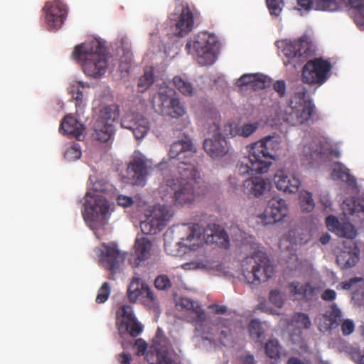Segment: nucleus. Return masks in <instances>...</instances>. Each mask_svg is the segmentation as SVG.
<instances>
[{
    "label": "nucleus",
    "instance_id": "3c124183",
    "mask_svg": "<svg viewBox=\"0 0 364 364\" xmlns=\"http://www.w3.org/2000/svg\"><path fill=\"white\" fill-rule=\"evenodd\" d=\"M339 237L353 239L356 235L354 227L350 223L341 224L336 233Z\"/></svg>",
    "mask_w": 364,
    "mask_h": 364
},
{
    "label": "nucleus",
    "instance_id": "39448f33",
    "mask_svg": "<svg viewBox=\"0 0 364 364\" xmlns=\"http://www.w3.org/2000/svg\"><path fill=\"white\" fill-rule=\"evenodd\" d=\"M243 275L248 284L258 285L271 278L274 272V266L265 252H255L247 257L242 263Z\"/></svg>",
    "mask_w": 364,
    "mask_h": 364
},
{
    "label": "nucleus",
    "instance_id": "e2e57ef3",
    "mask_svg": "<svg viewBox=\"0 0 364 364\" xmlns=\"http://www.w3.org/2000/svg\"><path fill=\"white\" fill-rule=\"evenodd\" d=\"M255 77V74H244L238 79L237 84L239 87L250 86L251 87Z\"/></svg>",
    "mask_w": 364,
    "mask_h": 364
},
{
    "label": "nucleus",
    "instance_id": "f3484780",
    "mask_svg": "<svg viewBox=\"0 0 364 364\" xmlns=\"http://www.w3.org/2000/svg\"><path fill=\"white\" fill-rule=\"evenodd\" d=\"M151 163L143 155L134 156L129 164L127 171L132 173V183L135 185H144L146 177L151 168Z\"/></svg>",
    "mask_w": 364,
    "mask_h": 364
},
{
    "label": "nucleus",
    "instance_id": "864d4df0",
    "mask_svg": "<svg viewBox=\"0 0 364 364\" xmlns=\"http://www.w3.org/2000/svg\"><path fill=\"white\" fill-rule=\"evenodd\" d=\"M81 150L77 144L68 147L65 151L64 156L68 161H75L80 158Z\"/></svg>",
    "mask_w": 364,
    "mask_h": 364
},
{
    "label": "nucleus",
    "instance_id": "dca6fc26",
    "mask_svg": "<svg viewBox=\"0 0 364 364\" xmlns=\"http://www.w3.org/2000/svg\"><path fill=\"white\" fill-rule=\"evenodd\" d=\"M288 214L286 201L280 198L274 197L268 201L264 213L260 215L265 225L274 224L282 220Z\"/></svg>",
    "mask_w": 364,
    "mask_h": 364
},
{
    "label": "nucleus",
    "instance_id": "ea45409f",
    "mask_svg": "<svg viewBox=\"0 0 364 364\" xmlns=\"http://www.w3.org/2000/svg\"><path fill=\"white\" fill-rule=\"evenodd\" d=\"M85 85L80 81L72 82L68 87V92L75 101L76 107H80L83 102Z\"/></svg>",
    "mask_w": 364,
    "mask_h": 364
},
{
    "label": "nucleus",
    "instance_id": "49530a36",
    "mask_svg": "<svg viewBox=\"0 0 364 364\" xmlns=\"http://www.w3.org/2000/svg\"><path fill=\"white\" fill-rule=\"evenodd\" d=\"M315 4L321 11H334L339 8V0H315Z\"/></svg>",
    "mask_w": 364,
    "mask_h": 364
},
{
    "label": "nucleus",
    "instance_id": "7c9ffc66",
    "mask_svg": "<svg viewBox=\"0 0 364 364\" xmlns=\"http://www.w3.org/2000/svg\"><path fill=\"white\" fill-rule=\"evenodd\" d=\"M257 129V124L247 123L241 127H237L231 123H227L224 126V132L227 136L231 137L240 136L248 137L252 134Z\"/></svg>",
    "mask_w": 364,
    "mask_h": 364
},
{
    "label": "nucleus",
    "instance_id": "72a5a7b5",
    "mask_svg": "<svg viewBox=\"0 0 364 364\" xmlns=\"http://www.w3.org/2000/svg\"><path fill=\"white\" fill-rule=\"evenodd\" d=\"M288 328L294 327L298 329H309L311 326L309 316L304 313H295L291 319H284Z\"/></svg>",
    "mask_w": 364,
    "mask_h": 364
},
{
    "label": "nucleus",
    "instance_id": "5fc2aeb1",
    "mask_svg": "<svg viewBox=\"0 0 364 364\" xmlns=\"http://www.w3.org/2000/svg\"><path fill=\"white\" fill-rule=\"evenodd\" d=\"M155 287L159 290H168L171 286V282L166 275H159L154 281Z\"/></svg>",
    "mask_w": 364,
    "mask_h": 364
},
{
    "label": "nucleus",
    "instance_id": "423d86ee",
    "mask_svg": "<svg viewBox=\"0 0 364 364\" xmlns=\"http://www.w3.org/2000/svg\"><path fill=\"white\" fill-rule=\"evenodd\" d=\"M218 49L217 38L207 32L199 33L186 45L188 53L193 55L201 65L213 64L215 61Z\"/></svg>",
    "mask_w": 364,
    "mask_h": 364
},
{
    "label": "nucleus",
    "instance_id": "f257e3e1",
    "mask_svg": "<svg viewBox=\"0 0 364 364\" xmlns=\"http://www.w3.org/2000/svg\"><path fill=\"white\" fill-rule=\"evenodd\" d=\"M168 156L178 161V177L168 179L166 186L175 203L183 205L193 202L198 194L196 188L198 183L197 176V148L189 138L180 139L171 144Z\"/></svg>",
    "mask_w": 364,
    "mask_h": 364
},
{
    "label": "nucleus",
    "instance_id": "9b49d317",
    "mask_svg": "<svg viewBox=\"0 0 364 364\" xmlns=\"http://www.w3.org/2000/svg\"><path fill=\"white\" fill-rule=\"evenodd\" d=\"M121 125L130 130L136 139L144 138L150 129L149 119L134 108L126 112L122 118Z\"/></svg>",
    "mask_w": 364,
    "mask_h": 364
},
{
    "label": "nucleus",
    "instance_id": "a211bd4d",
    "mask_svg": "<svg viewBox=\"0 0 364 364\" xmlns=\"http://www.w3.org/2000/svg\"><path fill=\"white\" fill-rule=\"evenodd\" d=\"M104 247L105 251L101 252V264L112 274H114L119 270L120 265L124 262L126 258L125 253L119 251L117 246L114 245H104Z\"/></svg>",
    "mask_w": 364,
    "mask_h": 364
},
{
    "label": "nucleus",
    "instance_id": "338daca9",
    "mask_svg": "<svg viewBox=\"0 0 364 364\" xmlns=\"http://www.w3.org/2000/svg\"><path fill=\"white\" fill-rule=\"evenodd\" d=\"M321 298L326 301H333L336 298V292L333 289H326L322 293Z\"/></svg>",
    "mask_w": 364,
    "mask_h": 364
},
{
    "label": "nucleus",
    "instance_id": "2eb2a0df",
    "mask_svg": "<svg viewBox=\"0 0 364 364\" xmlns=\"http://www.w3.org/2000/svg\"><path fill=\"white\" fill-rule=\"evenodd\" d=\"M179 14H171L169 18L176 21L174 26V34L177 36H184L190 33L194 26L193 14L187 5H180L176 8Z\"/></svg>",
    "mask_w": 364,
    "mask_h": 364
},
{
    "label": "nucleus",
    "instance_id": "ddd939ff",
    "mask_svg": "<svg viewBox=\"0 0 364 364\" xmlns=\"http://www.w3.org/2000/svg\"><path fill=\"white\" fill-rule=\"evenodd\" d=\"M284 55L289 59L284 61L285 65L304 62L311 55V46L306 40L300 38L293 42L287 43L282 49Z\"/></svg>",
    "mask_w": 364,
    "mask_h": 364
},
{
    "label": "nucleus",
    "instance_id": "69168bd1",
    "mask_svg": "<svg viewBox=\"0 0 364 364\" xmlns=\"http://www.w3.org/2000/svg\"><path fill=\"white\" fill-rule=\"evenodd\" d=\"M134 346L137 349V355H142L145 354L147 350V343L141 338H138L134 343Z\"/></svg>",
    "mask_w": 364,
    "mask_h": 364
},
{
    "label": "nucleus",
    "instance_id": "de8ad7c7",
    "mask_svg": "<svg viewBox=\"0 0 364 364\" xmlns=\"http://www.w3.org/2000/svg\"><path fill=\"white\" fill-rule=\"evenodd\" d=\"M255 76L256 77L254 80H252L251 85V88L254 90H263L270 85L271 80L267 76L260 73H256Z\"/></svg>",
    "mask_w": 364,
    "mask_h": 364
},
{
    "label": "nucleus",
    "instance_id": "a19ab883",
    "mask_svg": "<svg viewBox=\"0 0 364 364\" xmlns=\"http://www.w3.org/2000/svg\"><path fill=\"white\" fill-rule=\"evenodd\" d=\"M154 82V75L153 67L145 68L143 75L140 77L138 81V88L140 92H144L147 90Z\"/></svg>",
    "mask_w": 364,
    "mask_h": 364
},
{
    "label": "nucleus",
    "instance_id": "cd10ccee",
    "mask_svg": "<svg viewBox=\"0 0 364 364\" xmlns=\"http://www.w3.org/2000/svg\"><path fill=\"white\" fill-rule=\"evenodd\" d=\"M175 91L169 87H161L152 100L153 107L162 113L176 98Z\"/></svg>",
    "mask_w": 364,
    "mask_h": 364
},
{
    "label": "nucleus",
    "instance_id": "0eeeda50",
    "mask_svg": "<svg viewBox=\"0 0 364 364\" xmlns=\"http://www.w3.org/2000/svg\"><path fill=\"white\" fill-rule=\"evenodd\" d=\"M109 201L104 196L87 192L82 215L87 222L103 221L109 213Z\"/></svg>",
    "mask_w": 364,
    "mask_h": 364
},
{
    "label": "nucleus",
    "instance_id": "6ab92c4d",
    "mask_svg": "<svg viewBox=\"0 0 364 364\" xmlns=\"http://www.w3.org/2000/svg\"><path fill=\"white\" fill-rule=\"evenodd\" d=\"M253 156L254 152L250 148L249 155L242 157L238 161L236 168L240 175L245 176L246 174L253 173L254 172L257 173L267 172L266 166H264L265 162L260 161L258 157L257 159H254Z\"/></svg>",
    "mask_w": 364,
    "mask_h": 364
},
{
    "label": "nucleus",
    "instance_id": "a18cd8bd",
    "mask_svg": "<svg viewBox=\"0 0 364 364\" xmlns=\"http://www.w3.org/2000/svg\"><path fill=\"white\" fill-rule=\"evenodd\" d=\"M299 203L302 210L311 212L314 208L312 195L308 191H302L299 195Z\"/></svg>",
    "mask_w": 364,
    "mask_h": 364
},
{
    "label": "nucleus",
    "instance_id": "c9c22d12",
    "mask_svg": "<svg viewBox=\"0 0 364 364\" xmlns=\"http://www.w3.org/2000/svg\"><path fill=\"white\" fill-rule=\"evenodd\" d=\"M173 83L178 92L184 96L191 97L195 93V88L192 83L182 76H175L173 78Z\"/></svg>",
    "mask_w": 364,
    "mask_h": 364
},
{
    "label": "nucleus",
    "instance_id": "f03ea898",
    "mask_svg": "<svg viewBox=\"0 0 364 364\" xmlns=\"http://www.w3.org/2000/svg\"><path fill=\"white\" fill-rule=\"evenodd\" d=\"M204 242L228 248L229 237L224 229L215 224L208 225L207 230L198 224H181L173 225L164 234V250L174 257L184 252L182 247L196 250Z\"/></svg>",
    "mask_w": 364,
    "mask_h": 364
},
{
    "label": "nucleus",
    "instance_id": "1a4fd4ad",
    "mask_svg": "<svg viewBox=\"0 0 364 364\" xmlns=\"http://www.w3.org/2000/svg\"><path fill=\"white\" fill-rule=\"evenodd\" d=\"M331 68V63L322 58L308 61L302 70L303 82L309 85L323 84Z\"/></svg>",
    "mask_w": 364,
    "mask_h": 364
},
{
    "label": "nucleus",
    "instance_id": "6e6d98bb",
    "mask_svg": "<svg viewBox=\"0 0 364 364\" xmlns=\"http://www.w3.org/2000/svg\"><path fill=\"white\" fill-rule=\"evenodd\" d=\"M271 15L278 16L282 9V0H266Z\"/></svg>",
    "mask_w": 364,
    "mask_h": 364
},
{
    "label": "nucleus",
    "instance_id": "a878e982",
    "mask_svg": "<svg viewBox=\"0 0 364 364\" xmlns=\"http://www.w3.org/2000/svg\"><path fill=\"white\" fill-rule=\"evenodd\" d=\"M274 181L277 189L285 193H296L301 185L299 178L291 176V178L284 170H279L274 175Z\"/></svg>",
    "mask_w": 364,
    "mask_h": 364
},
{
    "label": "nucleus",
    "instance_id": "0e129e2a",
    "mask_svg": "<svg viewBox=\"0 0 364 364\" xmlns=\"http://www.w3.org/2000/svg\"><path fill=\"white\" fill-rule=\"evenodd\" d=\"M273 88L280 97H284L286 94V83L284 80H277L273 85Z\"/></svg>",
    "mask_w": 364,
    "mask_h": 364
},
{
    "label": "nucleus",
    "instance_id": "c85d7f7f",
    "mask_svg": "<svg viewBox=\"0 0 364 364\" xmlns=\"http://www.w3.org/2000/svg\"><path fill=\"white\" fill-rule=\"evenodd\" d=\"M182 307L188 310L189 315L187 316V320L191 323H200L206 319L205 314L199 304L188 298H182L181 299Z\"/></svg>",
    "mask_w": 364,
    "mask_h": 364
},
{
    "label": "nucleus",
    "instance_id": "bf43d9fd",
    "mask_svg": "<svg viewBox=\"0 0 364 364\" xmlns=\"http://www.w3.org/2000/svg\"><path fill=\"white\" fill-rule=\"evenodd\" d=\"M326 225L330 231L336 233L341 224L336 217L329 215L326 218Z\"/></svg>",
    "mask_w": 364,
    "mask_h": 364
},
{
    "label": "nucleus",
    "instance_id": "b1692460",
    "mask_svg": "<svg viewBox=\"0 0 364 364\" xmlns=\"http://www.w3.org/2000/svg\"><path fill=\"white\" fill-rule=\"evenodd\" d=\"M270 187V183L261 176L246 179L243 183V192L249 197L258 198L262 196Z\"/></svg>",
    "mask_w": 364,
    "mask_h": 364
},
{
    "label": "nucleus",
    "instance_id": "603ef678",
    "mask_svg": "<svg viewBox=\"0 0 364 364\" xmlns=\"http://www.w3.org/2000/svg\"><path fill=\"white\" fill-rule=\"evenodd\" d=\"M110 292L109 284L107 282H104L98 290L95 299L96 302L97 304L105 303L108 299Z\"/></svg>",
    "mask_w": 364,
    "mask_h": 364
},
{
    "label": "nucleus",
    "instance_id": "aec40b11",
    "mask_svg": "<svg viewBox=\"0 0 364 364\" xmlns=\"http://www.w3.org/2000/svg\"><path fill=\"white\" fill-rule=\"evenodd\" d=\"M203 147L205 152L213 159H219L230 151V146L221 134L205 139Z\"/></svg>",
    "mask_w": 364,
    "mask_h": 364
},
{
    "label": "nucleus",
    "instance_id": "e433bc0d",
    "mask_svg": "<svg viewBox=\"0 0 364 364\" xmlns=\"http://www.w3.org/2000/svg\"><path fill=\"white\" fill-rule=\"evenodd\" d=\"M332 176L342 180L350 186H353L356 184L355 178L350 173V171L348 168L341 164L336 166L333 170Z\"/></svg>",
    "mask_w": 364,
    "mask_h": 364
},
{
    "label": "nucleus",
    "instance_id": "58836bf2",
    "mask_svg": "<svg viewBox=\"0 0 364 364\" xmlns=\"http://www.w3.org/2000/svg\"><path fill=\"white\" fill-rule=\"evenodd\" d=\"M143 294L141 296L139 301L149 308L156 311L159 308L157 298L154 296L152 290L146 284L144 289H142Z\"/></svg>",
    "mask_w": 364,
    "mask_h": 364
},
{
    "label": "nucleus",
    "instance_id": "20e7f679",
    "mask_svg": "<svg viewBox=\"0 0 364 364\" xmlns=\"http://www.w3.org/2000/svg\"><path fill=\"white\" fill-rule=\"evenodd\" d=\"M315 106L308 95V90L303 85L296 87L294 95L291 97L284 120L292 125L302 124L312 115Z\"/></svg>",
    "mask_w": 364,
    "mask_h": 364
},
{
    "label": "nucleus",
    "instance_id": "f8f14e48",
    "mask_svg": "<svg viewBox=\"0 0 364 364\" xmlns=\"http://www.w3.org/2000/svg\"><path fill=\"white\" fill-rule=\"evenodd\" d=\"M116 117L117 114L112 112L111 107H107L101 110L100 117L95 125L92 138L101 142H107L110 140L114 134L113 122Z\"/></svg>",
    "mask_w": 364,
    "mask_h": 364
},
{
    "label": "nucleus",
    "instance_id": "c756f323",
    "mask_svg": "<svg viewBox=\"0 0 364 364\" xmlns=\"http://www.w3.org/2000/svg\"><path fill=\"white\" fill-rule=\"evenodd\" d=\"M340 285L343 289L350 290L352 288L357 289L353 293V299L361 306L364 305V279L361 277H353L348 280L342 282Z\"/></svg>",
    "mask_w": 364,
    "mask_h": 364
},
{
    "label": "nucleus",
    "instance_id": "2f4dec72",
    "mask_svg": "<svg viewBox=\"0 0 364 364\" xmlns=\"http://www.w3.org/2000/svg\"><path fill=\"white\" fill-rule=\"evenodd\" d=\"M146 283L142 281L139 277H134L129 285L127 289V296L129 301L135 303L140 300L143 294L142 289L145 288Z\"/></svg>",
    "mask_w": 364,
    "mask_h": 364
},
{
    "label": "nucleus",
    "instance_id": "5701e85b",
    "mask_svg": "<svg viewBox=\"0 0 364 364\" xmlns=\"http://www.w3.org/2000/svg\"><path fill=\"white\" fill-rule=\"evenodd\" d=\"M341 316V311L337 305L336 304H332L325 314L318 316V326L319 330L326 332L337 328Z\"/></svg>",
    "mask_w": 364,
    "mask_h": 364
},
{
    "label": "nucleus",
    "instance_id": "6e6552de",
    "mask_svg": "<svg viewBox=\"0 0 364 364\" xmlns=\"http://www.w3.org/2000/svg\"><path fill=\"white\" fill-rule=\"evenodd\" d=\"M281 141L279 136H267L259 141L252 144L250 148L254 152V159H257L262 162L264 161L266 169L268 171L272 164V160L275 159L277 151L280 149Z\"/></svg>",
    "mask_w": 364,
    "mask_h": 364
},
{
    "label": "nucleus",
    "instance_id": "79ce46f5",
    "mask_svg": "<svg viewBox=\"0 0 364 364\" xmlns=\"http://www.w3.org/2000/svg\"><path fill=\"white\" fill-rule=\"evenodd\" d=\"M322 148L318 142V140H313L309 144L304 146V155L307 160L311 161L314 157L321 154Z\"/></svg>",
    "mask_w": 364,
    "mask_h": 364
},
{
    "label": "nucleus",
    "instance_id": "4d7b16f0",
    "mask_svg": "<svg viewBox=\"0 0 364 364\" xmlns=\"http://www.w3.org/2000/svg\"><path fill=\"white\" fill-rule=\"evenodd\" d=\"M269 301L278 308H282L284 304V299L280 291L274 289L269 292Z\"/></svg>",
    "mask_w": 364,
    "mask_h": 364
},
{
    "label": "nucleus",
    "instance_id": "9d476101",
    "mask_svg": "<svg viewBox=\"0 0 364 364\" xmlns=\"http://www.w3.org/2000/svg\"><path fill=\"white\" fill-rule=\"evenodd\" d=\"M171 214L167 207L156 205L146 216L145 221L141 223V231L146 235H155L161 231L170 220Z\"/></svg>",
    "mask_w": 364,
    "mask_h": 364
},
{
    "label": "nucleus",
    "instance_id": "c03bdc74",
    "mask_svg": "<svg viewBox=\"0 0 364 364\" xmlns=\"http://www.w3.org/2000/svg\"><path fill=\"white\" fill-rule=\"evenodd\" d=\"M265 353L270 358L277 359L281 355V346L276 339L269 340L265 345Z\"/></svg>",
    "mask_w": 364,
    "mask_h": 364
},
{
    "label": "nucleus",
    "instance_id": "052dcab7",
    "mask_svg": "<svg viewBox=\"0 0 364 364\" xmlns=\"http://www.w3.org/2000/svg\"><path fill=\"white\" fill-rule=\"evenodd\" d=\"M182 267L185 270L195 269H209L210 265L208 262H187L182 265Z\"/></svg>",
    "mask_w": 364,
    "mask_h": 364
},
{
    "label": "nucleus",
    "instance_id": "473e14b6",
    "mask_svg": "<svg viewBox=\"0 0 364 364\" xmlns=\"http://www.w3.org/2000/svg\"><path fill=\"white\" fill-rule=\"evenodd\" d=\"M117 322L116 324L118 329L122 332L123 326L130 321H133L136 318L133 313L132 306L130 305L122 306L116 313Z\"/></svg>",
    "mask_w": 364,
    "mask_h": 364
},
{
    "label": "nucleus",
    "instance_id": "8fccbe9b",
    "mask_svg": "<svg viewBox=\"0 0 364 364\" xmlns=\"http://www.w3.org/2000/svg\"><path fill=\"white\" fill-rule=\"evenodd\" d=\"M123 329L125 332H128L131 336L136 337L142 332L143 326L135 318L133 321L125 323L123 326Z\"/></svg>",
    "mask_w": 364,
    "mask_h": 364
},
{
    "label": "nucleus",
    "instance_id": "4c0bfd02",
    "mask_svg": "<svg viewBox=\"0 0 364 364\" xmlns=\"http://www.w3.org/2000/svg\"><path fill=\"white\" fill-rule=\"evenodd\" d=\"M342 208L346 215H360L364 216V202L355 200H346L342 204Z\"/></svg>",
    "mask_w": 364,
    "mask_h": 364
},
{
    "label": "nucleus",
    "instance_id": "774afa93",
    "mask_svg": "<svg viewBox=\"0 0 364 364\" xmlns=\"http://www.w3.org/2000/svg\"><path fill=\"white\" fill-rule=\"evenodd\" d=\"M117 203L122 207L131 206L133 203V200L131 197L120 195L117 197Z\"/></svg>",
    "mask_w": 364,
    "mask_h": 364
},
{
    "label": "nucleus",
    "instance_id": "37998d69",
    "mask_svg": "<svg viewBox=\"0 0 364 364\" xmlns=\"http://www.w3.org/2000/svg\"><path fill=\"white\" fill-rule=\"evenodd\" d=\"M218 339L220 343L226 346L227 343L231 340V329L226 321H222L218 326Z\"/></svg>",
    "mask_w": 364,
    "mask_h": 364
},
{
    "label": "nucleus",
    "instance_id": "f704fd0d",
    "mask_svg": "<svg viewBox=\"0 0 364 364\" xmlns=\"http://www.w3.org/2000/svg\"><path fill=\"white\" fill-rule=\"evenodd\" d=\"M186 113V108L184 103L178 97H176L161 114H166L172 118H179L185 115Z\"/></svg>",
    "mask_w": 364,
    "mask_h": 364
},
{
    "label": "nucleus",
    "instance_id": "7ed1b4c3",
    "mask_svg": "<svg viewBox=\"0 0 364 364\" xmlns=\"http://www.w3.org/2000/svg\"><path fill=\"white\" fill-rule=\"evenodd\" d=\"M73 58L80 63L84 73L92 78L104 75L108 66V53L100 41L92 39L75 47Z\"/></svg>",
    "mask_w": 364,
    "mask_h": 364
},
{
    "label": "nucleus",
    "instance_id": "412c9836",
    "mask_svg": "<svg viewBox=\"0 0 364 364\" xmlns=\"http://www.w3.org/2000/svg\"><path fill=\"white\" fill-rule=\"evenodd\" d=\"M152 248L151 242L146 237L137 236L134 245V252L129 259V262L134 267L139 265L140 262L149 259Z\"/></svg>",
    "mask_w": 364,
    "mask_h": 364
},
{
    "label": "nucleus",
    "instance_id": "13d9d810",
    "mask_svg": "<svg viewBox=\"0 0 364 364\" xmlns=\"http://www.w3.org/2000/svg\"><path fill=\"white\" fill-rule=\"evenodd\" d=\"M173 360L169 353L166 350H158L156 351V364H172ZM154 364V363H151Z\"/></svg>",
    "mask_w": 364,
    "mask_h": 364
},
{
    "label": "nucleus",
    "instance_id": "4468645a",
    "mask_svg": "<svg viewBox=\"0 0 364 364\" xmlns=\"http://www.w3.org/2000/svg\"><path fill=\"white\" fill-rule=\"evenodd\" d=\"M43 10L46 12V23L49 29H58L66 18L68 9L60 0L46 2Z\"/></svg>",
    "mask_w": 364,
    "mask_h": 364
},
{
    "label": "nucleus",
    "instance_id": "09e8293b",
    "mask_svg": "<svg viewBox=\"0 0 364 364\" xmlns=\"http://www.w3.org/2000/svg\"><path fill=\"white\" fill-rule=\"evenodd\" d=\"M248 330L253 339L260 340L264 334L262 323L258 320L253 319L249 324Z\"/></svg>",
    "mask_w": 364,
    "mask_h": 364
},
{
    "label": "nucleus",
    "instance_id": "4be33fe9",
    "mask_svg": "<svg viewBox=\"0 0 364 364\" xmlns=\"http://www.w3.org/2000/svg\"><path fill=\"white\" fill-rule=\"evenodd\" d=\"M288 291L294 299H304L307 301L316 300L318 297V289L309 282L304 284L298 281L290 282L287 286Z\"/></svg>",
    "mask_w": 364,
    "mask_h": 364
},
{
    "label": "nucleus",
    "instance_id": "680f3d73",
    "mask_svg": "<svg viewBox=\"0 0 364 364\" xmlns=\"http://www.w3.org/2000/svg\"><path fill=\"white\" fill-rule=\"evenodd\" d=\"M341 331L343 336H349L350 335L355 329V324L353 321L350 319H345L341 325Z\"/></svg>",
    "mask_w": 364,
    "mask_h": 364
},
{
    "label": "nucleus",
    "instance_id": "393cba45",
    "mask_svg": "<svg viewBox=\"0 0 364 364\" xmlns=\"http://www.w3.org/2000/svg\"><path fill=\"white\" fill-rule=\"evenodd\" d=\"M360 259V249L355 243L346 246L337 255L336 262L341 269H348L354 267Z\"/></svg>",
    "mask_w": 364,
    "mask_h": 364
},
{
    "label": "nucleus",
    "instance_id": "bb28decb",
    "mask_svg": "<svg viewBox=\"0 0 364 364\" xmlns=\"http://www.w3.org/2000/svg\"><path fill=\"white\" fill-rule=\"evenodd\" d=\"M60 131H63L66 135L80 140V137L85 131V126L73 116L68 114L63 119L60 125Z\"/></svg>",
    "mask_w": 364,
    "mask_h": 364
}]
</instances>
